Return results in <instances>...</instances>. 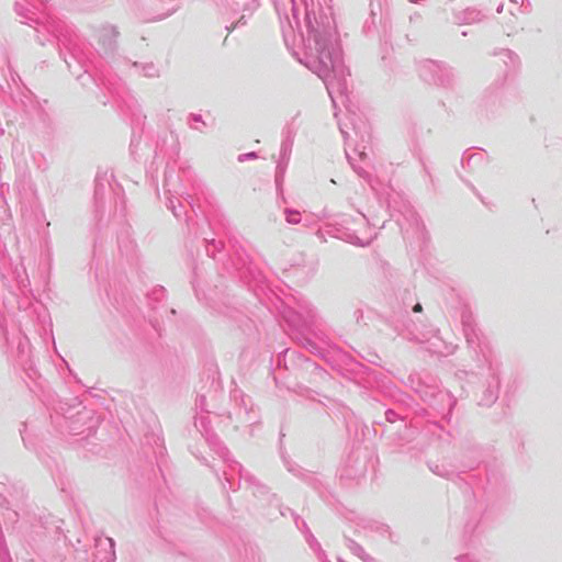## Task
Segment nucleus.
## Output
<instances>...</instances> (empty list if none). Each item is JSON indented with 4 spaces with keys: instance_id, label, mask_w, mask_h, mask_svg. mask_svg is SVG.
I'll return each instance as SVG.
<instances>
[{
    "instance_id": "f257e3e1",
    "label": "nucleus",
    "mask_w": 562,
    "mask_h": 562,
    "mask_svg": "<svg viewBox=\"0 0 562 562\" xmlns=\"http://www.w3.org/2000/svg\"><path fill=\"white\" fill-rule=\"evenodd\" d=\"M315 50L316 55L308 56L306 65L324 81L328 94L334 101L333 94L335 90L341 89V81L345 77L339 50L328 38L323 36L315 37Z\"/></svg>"
},
{
    "instance_id": "f03ea898",
    "label": "nucleus",
    "mask_w": 562,
    "mask_h": 562,
    "mask_svg": "<svg viewBox=\"0 0 562 562\" xmlns=\"http://www.w3.org/2000/svg\"><path fill=\"white\" fill-rule=\"evenodd\" d=\"M347 238H348L349 243L357 245V246L364 247V246H368L373 240L374 235H373L371 228H368V232L362 234V236L352 234V235H348Z\"/></svg>"
},
{
    "instance_id": "7ed1b4c3",
    "label": "nucleus",
    "mask_w": 562,
    "mask_h": 562,
    "mask_svg": "<svg viewBox=\"0 0 562 562\" xmlns=\"http://www.w3.org/2000/svg\"><path fill=\"white\" fill-rule=\"evenodd\" d=\"M349 549H350V551L355 555L359 557L364 562H373V559H371L370 557L366 555L363 549L359 544H357L356 542L350 541Z\"/></svg>"
},
{
    "instance_id": "20e7f679",
    "label": "nucleus",
    "mask_w": 562,
    "mask_h": 562,
    "mask_svg": "<svg viewBox=\"0 0 562 562\" xmlns=\"http://www.w3.org/2000/svg\"><path fill=\"white\" fill-rule=\"evenodd\" d=\"M285 215H286V222L290 224H297L301 221L300 213L296 211L286 210Z\"/></svg>"
},
{
    "instance_id": "39448f33",
    "label": "nucleus",
    "mask_w": 562,
    "mask_h": 562,
    "mask_svg": "<svg viewBox=\"0 0 562 562\" xmlns=\"http://www.w3.org/2000/svg\"><path fill=\"white\" fill-rule=\"evenodd\" d=\"M456 561L457 562H482L481 559H479L475 555H471V554L460 555L456 559Z\"/></svg>"
},
{
    "instance_id": "423d86ee",
    "label": "nucleus",
    "mask_w": 562,
    "mask_h": 562,
    "mask_svg": "<svg viewBox=\"0 0 562 562\" xmlns=\"http://www.w3.org/2000/svg\"><path fill=\"white\" fill-rule=\"evenodd\" d=\"M105 36H113L114 37L115 36L114 30L113 29H105L103 31V34L100 35V40L105 37Z\"/></svg>"
},
{
    "instance_id": "0eeeda50",
    "label": "nucleus",
    "mask_w": 562,
    "mask_h": 562,
    "mask_svg": "<svg viewBox=\"0 0 562 562\" xmlns=\"http://www.w3.org/2000/svg\"><path fill=\"white\" fill-rule=\"evenodd\" d=\"M256 157V154L255 153H249V154H245L243 156L239 157L240 160H244V158H255Z\"/></svg>"
},
{
    "instance_id": "6e6552de",
    "label": "nucleus",
    "mask_w": 562,
    "mask_h": 562,
    "mask_svg": "<svg viewBox=\"0 0 562 562\" xmlns=\"http://www.w3.org/2000/svg\"><path fill=\"white\" fill-rule=\"evenodd\" d=\"M111 46H112L111 42L109 43L108 46L104 43L102 49L104 50V53H106L111 48Z\"/></svg>"
},
{
    "instance_id": "1a4fd4ad",
    "label": "nucleus",
    "mask_w": 562,
    "mask_h": 562,
    "mask_svg": "<svg viewBox=\"0 0 562 562\" xmlns=\"http://www.w3.org/2000/svg\"><path fill=\"white\" fill-rule=\"evenodd\" d=\"M340 131L345 135V138L348 139V133L345 131L342 125H340Z\"/></svg>"
},
{
    "instance_id": "9d476101",
    "label": "nucleus",
    "mask_w": 562,
    "mask_h": 562,
    "mask_svg": "<svg viewBox=\"0 0 562 562\" xmlns=\"http://www.w3.org/2000/svg\"><path fill=\"white\" fill-rule=\"evenodd\" d=\"M420 310H422V307H420V305H419V304H417V305L414 307V311H416V312H417V311H420Z\"/></svg>"
},
{
    "instance_id": "9b49d317",
    "label": "nucleus",
    "mask_w": 562,
    "mask_h": 562,
    "mask_svg": "<svg viewBox=\"0 0 562 562\" xmlns=\"http://www.w3.org/2000/svg\"><path fill=\"white\" fill-rule=\"evenodd\" d=\"M512 2H517V0H510Z\"/></svg>"
}]
</instances>
